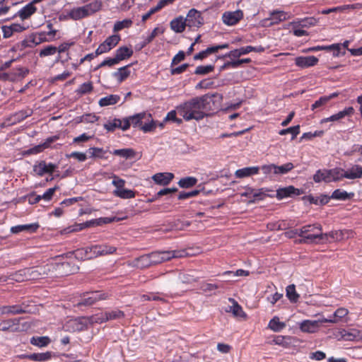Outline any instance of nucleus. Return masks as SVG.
Wrapping results in <instances>:
<instances>
[{"label":"nucleus","instance_id":"f257e3e1","mask_svg":"<svg viewBox=\"0 0 362 362\" xmlns=\"http://www.w3.org/2000/svg\"><path fill=\"white\" fill-rule=\"evenodd\" d=\"M223 96L221 94L204 95L195 97L177 107L178 114L185 120H200L211 112L218 110L221 105Z\"/></svg>","mask_w":362,"mask_h":362},{"label":"nucleus","instance_id":"f03ea898","mask_svg":"<svg viewBox=\"0 0 362 362\" xmlns=\"http://www.w3.org/2000/svg\"><path fill=\"white\" fill-rule=\"evenodd\" d=\"M54 264L53 259L43 265H39L32 268H26L18 271L15 274L14 279L18 281H23L26 279H43L50 275L54 276Z\"/></svg>","mask_w":362,"mask_h":362},{"label":"nucleus","instance_id":"7ed1b4c3","mask_svg":"<svg viewBox=\"0 0 362 362\" xmlns=\"http://www.w3.org/2000/svg\"><path fill=\"white\" fill-rule=\"evenodd\" d=\"M62 259H64L63 255L57 256L53 259L54 264V277L69 276L78 271L79 267L75 265L71 261H57L61 260Z\"/></svg>","mask_w":362,"mask_h":362},{"label":"nucleus","instance_id":"20e7f679","mask_svg":"<svg viewBox=\"0 0 362 362\" xmlns=\"http://www.w3.org/2000/svg\"><path fill=\"white\" fill-rule=\"evenodd\" d=\"M185 250H162L148 254L151 266L168 261L172 258L182 257L186 255Z\"/></svg>","mask_w":362,"mask_h":362},{"label":"nucleus","instance_id":"39448f33","mask_svg":"<svg viewBox=\"0 0 362 362\" xmlns=\"http://www.w3.org/2000/svg\"><path fill=\"white\" fill-rule=\"evenodd\" d=\"M313 180L315 182H320L321 181L325 182L339 181L341 180V168L318 170L313 175Z\"/></svg>","mask_w":362,"mask_h":362},{"label":"nucleus","instance_id":"423d86ee","mask_svg":"<svg viewBox=\"0 0 362 362\" xmlns=\"http://www.w3.org/2000/svg\"><path fill=\"white\" fill-rule=\"evenodd\" d=\"M284 235L288 238H293L298 235L303 238L305 243H318L322 239V234L321 233H310L308 231L303 230L302 228H296L295 230H290L286 231Z\"/></svg>","mask_w":362,"mask_h":362},{"label":"nucleus","instance_id":"0eeeda50","mask_svg":"<svg viewBox=\"0 0 362 362\" xmlns=\"http://www.w3.org/2000/svg\"><path fill=\"white\" fill-rule=\"evenodd\" d=\"M87 259H91L98 256L111 255L116 252L117 248L108 245H95L86 247Z\"/></svg>","mask_w":362,"mask_h":362},{"label":"nucleus","instance_id":"6e6552de","mask_svg":"<svg viewBox=\"0 0 362 362\" xmlns=\"http://www.w3.org/2000/svg\"><path fill=\"white\" fill-rule=\"evenodd\" d=\"M107 298V293H103L102 291H95L90 293H86L83 295L81 300L77 303V305H91L96 303L97 301L101 300H106Z\"/></svg>","mask_w":362,"mask_h":362},{"label":"nucleus","instance_id":"1a4fd4ad","mask_svg":"<svg viewBox=\"0 0 362 362\" xmlns=\"http://www.w3.org/2000/svg\"><path fill=\"white\" fill-rule=\"evenodd\" d=\"M290 18V15L284 11L274 10L270 12L269 18L262 21V24L264 25L272 26L289 19Z\"/></svg>","mask_w":362,"mask_h":362},{"label":"nucleus","instance_id":"9d476101","mask_svg":"<svg viewBox=\"0 0 362 362\" xmlns=\"http://www.w3.org/2000/svg\"><path fill=\"white\" fill-rule=\"evenodd\" d=\"M120 36L113 35L108 37L96 49V54H102L114 48L119 42Z\"/></svg>","mask_w":362,"mask_h":362},{"label":"nucleus","instance_id":"9b49d317","mask_svg":"<svg viewBox=\"0 0 362 362\" xmlns=\"http://www.w3.org/2000/svg\"><path fill=\"white\" fill-rule=\"evenodd\" d=\"M185 20L187 23V26L189 28H198L204 23V19L201 15V13L194 8H192L189 11Z\"/></svg>","mask_w":362,"mask_h":362},{"label":"nucleus","instance_id":"f8f14e48","mask_svg":"<svg viewBox=\"0 0 362 362\" xmlns=\"http://www.w3.org/2000/svg\"><path fill=\"white\" fill-rule=\"evenodd\" d=\"M252 51L256 52H262L264 51V48L262 46L258 47H252V46H247L245 47H241L240 49H236L234 50L230 51V52L224 55L225 57H229V58H238L240 56L243 54H246Z\"/></svg>","mask_w":362,"mask_h":362},{"label":"nucleus","instance_id":"ddd939ff","mask_svg":"<svg viewBox=\"0 0 362 362\" xmlns=\"http://www.w3.org/2000/svg\"><path fill=\"white\" fill-rule=\"evenodd\" d=\"M243 18V13L241 10L235 11H227L223 14V22L228 25H233L238 23Z\"/></svg>","mask_w":362,"mask_h":362},{"label":"nucleus","instance_id":"4468645a","mask_svg":"<svg viewBox=\"0 0 362 362\" xmlns=\"http://www.w3.org/2000/svg\"><path fill=\"white\" fill-rule=\"evenodd\" d=\"M57 168V165L55 164L41 160L33 166V170L37 175L42 176L46 173L52 174Z\"/></svg>","mask_w":362,"mask_h":362},{"label":"nucleus","instance_id":"2eb2a0df","mask_svg":"<svg viewBox=\"0 0 362 362\" xmlns=\"http://www.w3.org/2000/svg\"><path fill=\"white\" fill-rule=\"evenodd\" d=\"M128 265L137 269H145L151 266L148 254L134 258L128 262Z\"/></svg>","mask_w":362,"mask_h":362},{"label":"nucleus","instance_id":"dca6fc26","mask_svg":"<svg viewBox=\"0 0 362 362\" xmlns=\"http://www.w3.org/2000/svg\"><path fill=\"white\" fill-rule=\"evenodd\" d=\"M301 194L299 189L290 185L286 187L279 188L276 190V198L282 199L286 197H291L293 195H300Z\"/></svg>","mask_w":362,"mask_h":362},{"label":"nucleus","instance_id":"f3484780","mask_svg":"<svg viewBox=\"0 0 362 362\" xmlns=\"http://www.w3.org/2000/svg\"><path fill=\"white\" fill-rule=\"evenodd\" d=\"M19 318L8 319L0 322V331L17 332L19 330Z\"/></svg>","mask_w":362,"mask_h":362},{"label":"nucleus","instance_id":"a211bd4d","mask_svg":"<svg viewBox=\"0 0 362 362\" xmlns=\"http://www.w3.org/2000/svg\"><path fill=\"white\" fill-rule=\"evenodd\" d=\"M299 328L303 332L315 333L319 329V322L305 320L300 323Z\"/></svg>","mask_w":362,"mask_h":362},{"label":"nucleus","instance_id":"6ab92c4d","mask_svg":"<svg viewBox=\"0 0 362 362\" xmlns=\"http://www.w3.org/2000/svg\"><path fill=\"white\" fill-rule=\"evenodd\" d=\"M354 112V110L352 107H346L344 110L330 116L329 117L322 119L321 120V123L338 121L344 118L346 116H350L353 115Z\"/></svg>","mask_w":362,"mask_h":362},{"label":"nucleus","instance_id":"aec40b11","mask_svg":"<svg viewBox=\"0 0 362 362\" xmlns=\"http://www.w3.org/2000/svg\"><path fill=\"white\" fill-rule=\"evenodd\" d=\"M341 179L344 177L351 180L359 178L362 176V168L359 165H354L347 171L341 168Z\"/></svg>","mask_w":362,"mask_h":362},{"label":"nucleus","instance_id":"412c9836","mask_svg":"<svg viewBox=\"0 0 362 362\" xmlns=\"http://www.w3.org/2000/svg\"><path fill=\"white\" fill-rule=\"evenodd\" d=\"M83 7L88 17L102 9L103 2L100 0H91L88 4L83 6Z\"/></svg>","mask_w":362,"mask_h":362},{"label":"nucleus","instance_id":"4be33fe9","mask_svg":"<svg viewBox=\"0 0 362 362\" xmlns=\"http://www.w3.org/2000/svg\"><path fill=\"white\" fill-rule=\"evenodd\" d=\"M1 312L2 314H21L27 313L25 309V306L24 304L21 305H5L2 306L1 308Z\"/></svg>","mask_w":362,"mask_h":362},{"label":"nucleus","instance_id":"5701e85b","mask_svg":"<svg viewBox=\"0 0 362 362\" xmlns=\"http://www.w3.org/2000/svg\"><path fill=\"white\" fill-rule=\"evenodd\" d=\"M295 62L298 66L305 68L315 65L318 59L314 56L298 57L296 58Z\"/></svg>","mask_w":362,"mask_h":362},{"label":"nucleus","instance_id":"b1692460","mask_svg":"<svg viewBox=\"0 0 362 362\" xmlns=\"http://www.w3.org/2000/svg\"><path fill=\"white\" fill-rule=\"evenodd\" d=\"M174 175L170 173H159L155 174L152 179L153 181L160 185H167L173 179Z\"/></svg>","mask_w":362,"mask_h":362},{"label":"nucleus","instance_id":"393cba45","mask_svg":"<svg viewBox=\"0 0 362 362\" xmlns=\"http://www.w3.org/2000/svg\"><path fill=\"white\" fill-rule=\"evenodd\" d=\"M151 117L150 114H147L146 112H141L133 116L129 117L130 119L131 124H132L135 127L141 128L142 123L144 122V120L149 122Z\"/></svg>","mask_w":362,"mask_h":362},{"label":"nucleus","instance_id":"a878e982","mask_svg":"<svg viewBox=\"0 0 362 362\" xmlns=\"http://www.w3.org/2000/svg\"><path fill=\"white\" fill-rule=\"evenodd\" d=\"M124 317L123 311L119 310H114L108 312H105L101 315V317L98 318L100 322H104L111 320H116L122 318Z\"/></svg>","mask_w":362,"mask_h":362},{"label":"nucleus","instance_id":"bb28decb","mask_svg":"<svg viewBox=\"0 0 362 362\" xmlns=\"http://www.w3.org/2000/svg\"><path fill=\"white\" fill-rule=\"evenodd\" d=\"M259 171L258 166L247 167L239 170H237L235 173V175L238 178H243L254 175H257Z\"/></svg>","mask_w":362,"mask_h":362},{"label":"nucleus","instance_id":"cd10ccee","mask_svg":"<svg viewBox=\"0 0 362 362\" xmlns=\"http://www.w3.org/2000/svg\"><path fill=\"white\" fill-rule=\"evenodd\" d=\"M119 220H120V218H117L116 216L99 218L92 219L89 221H86L84 223L83 226H90L92 225H97V226L106 225V224L115 223Z\"/></svg>","mask_w":362,"mask_h":362},{"label":"nucleus","instance_id":"c85d7f7f","mask_svg":"<svg viewBox=\"0 0 362 362\" xmlns=\"http://www.w3.org/2000/svg\"><path fill=\"white\" fill-rule=\"evenodd\" d=\"M52 355V352L47 351L45 353H34L30 355H25L24 358L33 361H46L50 360Z\"/></svg>","mask_w":362,"mask_h":362},{"label":"nucleus","instance_id":"c756f323","mask_svg":"<svg viewBox=\"0 0 362 362\" xmlns=\"http://www.w3.org/2000/svg\"><path fill=\"white\" fill-rule=\"evenodd\" d=\"M186 21L182 16H179L170 22V28L175 33H182L187 26Z\"/></svg>","mask_w":362,"mask_h":362},{"label":"nucleus","instance_id":"7c9ffc66","mask_svg":"<svg viewBox=\"0 0 362 362\" xmlns=\"http://www.w3.org/2000/svg\"><path fill=\"white\" fill-rule=\"evenodd\" d=\"M228 300L233 304V315L235 317L247 319V314L243 310L242 306L234 298H229Z\"/></svg>","mask_w":362,"mask_h":362},{"label":"nucleus","instance_id":"2f4dec72","mask_svg":"<svg viewBox=\"0 0 362 362\" xmlns=\"http://www.w3.org/2000/svg\"><path fill=\"white\" fill-rule=\"evenodd\" d=\"M317 23L318 20L314 17L300 18L293 21L296 26H301V28H310L317 25Z\"/></svg>","mask_w":362,"mask_h":362},{"label":"nucleus","instance_id":"473e14b6","mask_svg":"<svg viewBox=\"0 0 362 362\" xmlns=\"http://www.w3.org/2000/svg\"><path fill=\"white\" fill-rule=\"evenodd\" d=\"M268 327L272 331L278 332L286 327V323L281 322L279 317L274 316L269 322Z\"/></svg>","mask_w":362,"mask_h":362},{"label":"nucleus","instance_id":"72a5a7b5","mask_svg":"<svg viewBox=\"0 0 362 362\" xmlns=\"http://www.w3.org/2000/svg\"><path fill=\"white\" fill-rule=\"evenodd\" d=\"M68 16L74 21L81 20L88 17L83 6L72 8L69 12Z\"/></svg>","mask_w":362,"mask_h":362},{"label":"nucleus","instance_id":"f704fd0d","mask_svg":"<svg viewBox=\"0 0 362 362\" xmlns=\"http://www.w3.org/2000/svg\"><path fill=\"white\" fill-rule=\"evenodd\" d=\"M133 54V50L127 47H121L116 50L115 57L119 62L128 59Z\"/></svg>","mask_w":362,"mask_h":362},{"label":"nucleus","instance_id":"c9c22d12","mask_svg":"<svg viewBox=\"0 0 362 362\" xmlns=\"http://www.w3.org/2000/svg\"><path fill=\"white\" fill-rule=\"evenodd\" d=\"M259 168L267 178L272 180L274 176H276V165L274 163L263 165Z\"/></svg>","mask_w":362,"mask_h":362},{"label":"nucleus","instance_id":"e433bc0d","mask_svg":"<svg viewBox=\"0 0 362 362\" xmlns=\"http://www.w3.org/2000/svg\"><path fill=\"white\" fill-rule=\"evenodd\" d=\"M36 11V8L33 4H28L18 12V15L22 20L28 18Z\"/></svg>","mask_w":362,"mask_h":362},{"label":"nucleus","instance_id":"4c0bfd02","mask_svg":"<svg viewBox=\"0 0 362 362\" xmlns=\"http://www.w3.org/2000/svg\"><path fill=\"white\" fill-rule=\"evenodd\" d=\"M51 342V339L47 336L44 337H33L30 343L38 347L47 346Z\"/></svg>","mask_w":362,"mask_h":362},{"label":"nucleus","instance_id":"58836bf2","mask_svg":"<svg viewBox=\"0 0 362 362\" xmlns=\"http://www.w3.org/2000/svg\"><path fill=\"white\" fill-rule=\"evenodd\" d=\"M120 100V97L117 95H110L106 97L102 98L99 100V105L101 107L115 105Z\"/></svg>","mask_w":362,"mask_h":362},{"label":"nucleus","instance_id":"ea45409f","mask_svg":"<svg viewBox=\"0 0 362 362\" xmlns=\"http://www.w3.org/2000/svg\"><path fill=\"white\" fill-rule=\"evenodd\" d=\"M70 259L75 258L78 260H87V250L86 247L77 249L72 252L68 254Z\"/></svg>","mask_w":362,"mask_h":362},{"label":"nucleus","instance_id":"a19ab883","mask_svg":"<svg viewBox=\"0 0 362 362\" xmlns=\"http://www.w3.org/2000/svg\"><path fill=\"white\" fill-rule=\"evenodd\" d=\"M354 197V193H348L346 191L336 189L332 192V199L338 200H347Z\"/></svg>","mask_w":362,"mask_h":362},{"label":"nucleus","instance_id":"79ce46f5","mask_svg":"<svg viewBox=\"0 0 362 362\" xmlns=\"http://www.w3.org/2000/svg\"><path fill=\"white\" fill-rule=\"evenodd\" d=\"M112 153L126 159L134 158L136 154L135 151L132 148L116 149L113 151Z\"/></svg>","mask_w":362,"mask_h":362},{"label":"nucleus","instance_id":"37998d69","mask_svg":"<svg viewBox=\"0 0 362 362\" xmlns=\"http://www.w3.org/2000/svg\"><path fill=\"white\" fill-rule=\"evenodd\" d=\"M129 65L121 67L114 74L115 77L117 78L119 82L123 81L129 76L130 71L129 70Z\"/></svg>","mask_w":362,"mask_h":362},{"label":"nucleus","instance_id":"c03bdc74","mask_svg":"<svg viewBox=\"0 0 362 362\" xmlns=\"http://www.w3.org/2000/svg\"><path fill=\"white\" fill-rule=\"evenodd\" d=\"M293 168H294V165L291 162L286 163L282 165H276V175L278 176V175H285V174L288 173V172H290Z\"/></svg>","mask_w":362,"mask_h":362},{"label":"nucleus","instance_id":"a18cd8bd","mask_svg":"<svg viewBox=\"0 0 362 362\" xmlns=\"http://www.w3.org/2000/svg\"><path fill=\"white\" fill-rule=\"evenodd\" d=\"M341 49V45L339 44H333L329 46H317L310 49L311 51H318V50H334L335 52L334 53V56H338L339 53V50Z\"/></svg>","mask_w":362,"mask_h":362},{"label":"nucleus","instance_id":"49530a36","mask_svg":"<svg viewBox=\"0 0 362 362\" xmlns=\"http://www.w3.org/2000/svg\"><path fill=\"white\" fill-rule=\"evenodd\" d=\"M286 296L293 303L298 300L300 296L296 293L295 285L291 284L286 287Z\"/></svg>","mask_w":362,"mask_h":362},{"label":"nucleus","instance_id":"de8ad7c7","mask_svg":"<svg viewBox=\"0 0 362 362\" xmlns=\"http://www.w3.org/2000/svg\"><path fill=\"white\" fill-rule=\"evenodd\" d=\"M114 194L122 199H131L135 197V192L131 189H122L114 190Z\"/></svg>","mask_w":362,"mask_h":362},{"label":"nucleus","instance_id":"09e8293b","mask_svg":"<svg viewBox=\"0 0 362 362\" xmlns=\"http://www.w3.org/2000/svg\"><path fill=\"white\" fill-rule=\"evenodd\" d=\"M291 337L288 336H276L274 338L273 342L274 344L281 346L287 348L290 344Z\"/></svg>","mask_w":362,"mask_h":362},{"label":"nucleus","instance_id":"8fccbe9b","mask_svg":"<svg viewBox=\"0 0 362 362\" xmlns=\"http://www.w3.org/2000/svg\"><path fill=\"white\" fill-rule=\"evenodd\" d=\"M197 180L193 177H187L181 179L178 184L182 188H189L197 184Z\"/></svg>","mask_w":362,"mask_h":362},{"label":"nucleus","instance_id":"3c124183","mask_svg":"<svg viewBox=\"0 0 362 362\" xmlns=\"http://www.w3.org/2000/svg\"><path fill=\"white\" fill-rule=\"evenodd\" d=\"M121 126V119H114L112 120H110L104 124V128L107 129L108 132H114L116 128L120 129Z\"/></svg>","mask_w":362,"mask_h":362},{"label":"nucleus","instance_id":"603ef678","mask_svg":"<svg viewBox=\"0 0 362 362\" xmlns=\"http://www.w3.org/2000/svg\"><path fill=\"white\" fill-rule=\"evenodd\" d=\"M132 25V21L130 19H124L122 21H117L113 28L114 32H118L124 28H129Z\"/></svg>","mask_w":362,"mask_h":362},{"label":"nucleus","instance_id":"864d4df0","mask_svg":"<svg viewBox=\"0 0 362 362\" xmlns=\"http://www.w3.org/2000/svg\"><path fill=\"white\" fill-rule=\"evenodd\" d=\"M300 133V126L296 125L293 127H288L287 129H281L279 131V134L280 135H286L287 134H291L292 139L296 138V136Z\"/></svg>","mask_w":362,"mask_h":362},{"label":"nucleus","instance_id":"5fc2aeb1","mask_svg":"<svg viewBox=\"0 0 362 362\" xmlns=\"http://www.w3.org/2000/svg\"><path fill=\"white\" fill-rule=\"evenodd\" d=\"M156 122H154L151 119V117L149 122H147V121L144 120V122L142 123L141 127L140 129L144 132H149L153 131L156 129Z\"/></svg>","mask_w":362,"mask_h":362},{"label":"nucleus","instance_id":"6e6d98bb","mask_svg":"<svg viewBox=\"0 0 362 362\" xmlns=\"http://www.w3.org/2000/svg\"><path fill=\"white\" fill-rule=\"evenodd\" d=\"M93 84L91 82H86L81 84L76 90L80 95H84L90 93L93 90Z\"/></svg>","mask_w":362,"mask_h":362},{"label":"nucleus","instance_id":"4d7b16f0","mask_svg":"<svg viewBox=\"0 0 362 362\" xmlns=\"http://www.w3.org/2000/svg\"><path fill=\"white\" fill-rule=\"evenodd\" d=\"M32 114V110H21L16 112L14 115V122H20L23 120L26 117L30 116Z\"/></svg>","mask_w":362,"mask_h":362},{"label":"nucleus","instance_id":"13d9d810","mask_svg":"<svg viewBox=\"0 0 362 362\" xmlns=\"http://www.w3.org/2000/svg\"><path fill=\"white\" fill-rule=\"evenodd\" d=\"M214 69V65L199 66L196 68L194 74L197 75H205L211 72Z\"/></svg>","mask_w":362,"mask_h":362},{"label":"nucleus","instance_id":"bf43d9fd","mask_svg":"<svg viewBox=\"0 0 362 362\" xmlns=\"http://www.w3.org/2000/svg\"><path fill=\"white\" fill-rule=\"evenodd\" d=\"M250 197L253 198V200H262L266 197V194L263 189L257 190H251L250 193H247Z\"/></svg>","mask_w":362,"mask_h":362},{"label":"nucleus","instance_id":"052dcab7","mask_svg":"<svg viewBox=\"0 0 362 362\" xmlns=\"http://www.w3.org/2000/svg\"><path fill=\"white\" fill-rule=\"evenodd\" d=\"M57 52V47H54L52 45H49L40 50V57H47V56H49V55H53Z\"/></svg>","mask_w":362,"mask_h":362},{"label":"nucleus","instance_id":"680f3d73","mask_svg":"<svg viewBox=\"0 0 362 362\" xmlns=\"http://www.w3.org/2000/svg\"><path fill=\"white\" fill-rule=\"evenodd\" d=\"M163 2H158L155 7L151 8L146 14L142 16V21L144 22L146 21L148 18H150L151 15L161 9L163 7Z\"/></svg>","mask_w":362,"mask_h":362},{"label":"nucleus","instance_id":"e2e57ef3","mask_svg":"<svg viewBox=\"0 0 362 362\" xmlns=\"http://www.w3.org/2000/svg\"><path fill=\"white\" fill-rule=\"evenodd\" d=\"M349 314V310L345 308H339L336 310V311L334 313L332 318L337 319V322Z\"/></svg>","mask_w":362,"mask_h":362},{"label":"nucleus","instance_id":"0e129e2a","mask_svg":"<svg viewBox=\"0 0 362 362\" xmlns=\"http://www.w3.org/2000/svg\"><path fill=\"white\" fill-rule=\"evenodd\" d=\"M88 152L90 155V157L93 158H103L105 153V151L103 148L96 147L90 148Z\"/></svg>","mask_w":362,"mask_h":362},{"label":"nucleus","instance_id":"69168bd1","mask_svg":"<svg viewBox=\"0 0 362 362\" xmlns=\"http://www.w3.org/2000/svg\"><path fill=\"white\" fill-rule=\"evenodd\" d=\"M177 110H172L168 113L163 122L173 121L177 124H181L182 119L176 117Z\"/></svg>","mask_w":362,"mask_h":362},{"label":"nucleus","instance_id":"338daca9","mask_svg":"<svg viewBox=\"0 0 362 362\" xmlns=\"http://www.w3.org/2000/svg\"><path fill=\"white\" fill-rule=\"evenodd\" d=\"M112 184L116 187L115 190H119L124 189L125 181L119 177L114 175Z\"/></svg>","mask_w":362,"mask_h":362},{"label":"nucleus","instance_id":"774afa93","mask_svg":"<svg viewBox=\"0 0 362 362\" xmlns=\"http://www.w3.org/2000/svg\"><path fill=\"white\" fill-rule=\"evenodd\" d=\"M98 117L93 114H86L83 115L80 118V122H87V123H93L98 120Z\"/></svg>","mask_w":362,"mask_h":362}]
</instances>
